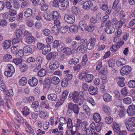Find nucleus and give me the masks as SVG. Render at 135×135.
Returning <instances> with one entry per match:
<instances>
[{
  "mask_svg": "<svg viewBox=\"0 0 135 135\" xmlns=\"http://www.w3.org/2000/svg\"><path fill=\"white\" fill-rule=\"evenodd\" d=\"M127 112L129 116H132L135 115V105L134 104L129 105L127 109Z\"/></svg>",
  "mask_w": 135,
  "mask_h": 135,
  "instance_id": "8",
  "label": "nucleus"
},
{
  "mask_svg": "<svg viewBox=\"0 0 135 135\" xmlns=\"http://www.w3.org/2000/svg\"><path fill=\"white\" fill-rule=\"evenodd\" d=\"M119 47L120 46H119V45H113L111 46L110 49L112 51L114 52L116 51L118 49Z\"/></svg>",
  "mask_w": 135,
  "mask_h": 135,
  "instance_id": "63",
  "label": "nucleus"
},
{
  "mask_svg": "<svg viewBox=\"0 0 135 135\" xmlns=\"http://www.w3.org/2000/svg\"><path fill=\"white\" fill-rule=\"evenodd\" d=\"M11 41L10 40H7L4 41L3 43V48L4 50H7L9 49L11 45Z\"/></svg>",
  "mask_w": 135,
  "mask_h": 135,
  "instance_id": "19",
  "label": "nucleus"
},
{
  "mask_svg": "<svg viewBox=\"0 0 135 135\" xmlns=\"http://www.w3.org/2000/svg\"><path fill=\"white\" fill-rule=\"evenodd\" d=\"M103 125V123L102 122H100L97 124L95 127V129L97 132L100 131L102 129V127Z\"/></svg>",
  "mask_w": 135,
  "mask_h": 135,
  "instance_id": "53",
  "label": "nucleus"
},
{
  "mask_svg": "<svg viewBox=\"0 0 135 135\" xmlns=\"http://www.w3.org/2000/svg\"><path fill=\"white\" fill-rule=\"evenodd\" d=\"M23 51L26 53H31L33 51L32 47L29 45H27L24 47Z\"/></svg>",
  "mask_w": 135,
  "mask_h": 135,
  "instance_id": "24",
  "label": "nucleus"
},
{
  "mask_svg": "<svg viewBox=\"0 0 135 135\" xmlns=\"http://www.w3.org/2000/svg\"><path fill=\"white\" fill-rule=\"evenodd\" d=\"M51 82L54 85H57L60 82L59 78L56 76L52 77L51 79Z\"/></svg>",
  "mask_w": 135,
  "mask_h": 135,
  "instance_id": "39",
  "label": "nucleus"
},
{
  "mask_svg": "<svg viewBox=\"0 0 135 135\" xmlns=\"http://www.w3.org/2000/svg\"><path fill=\"white\" fill-rule=\"evenodd\" d=\"M12 58L11 55L8 54H7L3 56V60L5 61H7L9 60Z\"/></svg>",
  "mask_w": 135,
  "mask_h": 135,
  "instance_id": "56",
  "label": "nucleus"
},
{
  "mask_svg": "<svg viewBox=\"0 0 135 135\" xmlns=\"http://www.w3.org/2000/svg\"><path fill=\"white\" fill-rule=\"evenodd\" d=\"M57 95L54 93H52L48 95L47 98L49 100L55 101L57 99Z\"/></svg>",
  "mask_w": 135,
  "mask_h": 135,
  "instance_id": "34",
  "label": "nucleus"
},
{
  "mask_svg": "<svg viewBox=\"0 0 135 135\" xmlns=\"http://www.w3.org/2000/svg\"><path fill=\"white\" fill-rule=\"evenodd\" d=\"M114 31L115 28L113 26L106 27L105 30V31L108 34H111L112 33L114 32Z\"/></svg>",
  "mask_w": 135,
  "mask_h": 135,
  "instance_id": "25",
  "label": "nucleus"
},
{
  "mask_svg": "<svg viewBox=\"0 0 135 135\" xmlns=\"http://www.w3.org/2000/svg\"><path fill=\"white\" fill-rule=\"evenodd\" d=\"M27 83L26 78L25 77H23L20 79L19 83L21 86L25 85Z\"/></svg>",
  "mask_w": 135,
  "mask_h": 135,
  "instance_id": "41",
  "label": "nucleus"
},
{
  "mask_svg": "<svg viewBox=\"0 0 135 135\" xmlns=\"http://www.w3.org/2000/svg\"><path fill=\"white\" fill-rule=\"evenodd\" d=\"M132 71L131 67L128 65L125 66L123 67L120 70L121 75L123 76L128 74Z\"/></svg>",
  "mask_w": 135,
  "mask_h": 135,
  "instance_id": "7",
  "label": "nucleus"
},
{
  "mask_svg": "<svg viewBox=\"0 0 135 135\" xmlns=\"http://www.w3.org/2000/svg\"><path fill=\"white\" fill-rule=\"evenodd\" d=\"M68 107L69 109H71L75 114L79 113L80 108L77 105L70 103L69 104Z\"/></svg>",
  "mask_w": 135,
  "mask_h": 135,
  "instance_id": "6",
  "label": "nucleus"
},
{
  "mask_svg": "<svg viewBox=\"0 0 135 135\" xmlns=\"http://www.w3.org/2000/svg\"><path fill=\"white\" fill-rule=\"evenodd\" d=\"M67 122L66 119L65 117H61L59 119V123L61 126H63L64 124H66Z\"/></svg>",
  "mask_w": 135,
  "mask_h": 135,
  "instance_id": "46",
  "label": "nucleus"
},
{
  "mask_svg": "<svg viewBox=\"0 0 135 135\" xmlns=\"http://www.w3.org/2000/svg\"><path fill=\"white\" fill-rule=\"evenodd\" d=\"M43 17L46 21H51L52 20L51 13L46 12L43 15Z\"/></svg>",
  "mask_w": 135,
  "mask_h": 135,
  "instance_id": "20",
  "label": "nucleus"
},
{
  "mask_svg": "<svg viewBox=\"0 0 135 135\" xmlns=\"http://www.w3.org/2000/svg\"><path fill=\"white\" fill-rule=\"evenodd\" d=\"M127 62V60L123 58L118 59L116 62V64L118 67H120L125 65Z\"/></svg>",
  "mask_w": 135,
  "mask_h": 135,
  "instance_id": "17",
  "label": "nucleus"
},
{
  "mask_svg": "<svg viewBox=\"0 0 135 135\" xmlns=\"http://www.w3.org/2000/svg\"><path fill=\"white\" fill-rule=\"evenodd\" d=\"M66 123H67V126L68 127L70 128L73 127V123L72 122V120L71 119L69 118Z\"/></svg>",
  "mask_w": 135,
  "mask_h": 135,
  "instance_id": "62",
  "label": "nucleus"
},
{
  "mask_svg": "<svg viewBox=\"0 0 135 135\" xmlns=\"http://www.w3.org/2000/svg\"><path fill=\"white\" fill-rule=\"evenodd\" d=\"M89 127H88V123L84 121L82 123L81 125V128L83 131H85L88 129Z\"/></svg>",
  "mask_w": 135,
  "mask_h": 135,
  "instance_id": "47",
  "label": "nucleus"
},
{
  "mask_svg": "<svg viewBox=\"0 0 135 135\" xmlns=\"http://www.w3.org/2000/svg\"><path fill=\"white\" fill-rule=\"evenodd\" d=\"M33 13V11L30 8L27 9L24 12V15L26 18H28L32 16Z\"/></svg>",
  "mask_w": 135,
  "mask_h": 135,
  "instance_id": "18",
  "label": "nucleus"
},
{
  "mask_svg": "<svg viewBox=\"0 0 135 135\" xmlns=\"http://www.w3.org/2000/svg\"><path fill=\"white\" fill-rule=\"evenodd\" d=\"M93 119L95 122L98 123L101 120V117L99 113H95L93 115Z\"/></svg>",
  "mask_w": 135,
  "mask_h": 135,
  "instance_id": "30",
  "label": "nucleus"
},
{
  "mask_svg": "<svg viewBox=\"0 0 135 135\" xmlns=\"http://www.w3.org/2000/svg\"><path fill=\"white\" fill-rule=\"evenodd\" d=\"M120 125L115 122H114L113 123L112 128L113 130L115 132H119L120 129Z\"/></svg>",
  "mask_w": 135,
  "mask_h": 135,
  "instance_id": "26",
  "label": "nucleus"
},
{
  "mask_svg": "<svg viewBox=\"0 0 135 135\" xmlns=\"http://www.w3.org/2000/svg\"><path fill=\"white\" fill-rule=\"evenodd\" d=\"M21 112L24 116L27 117L29 115L30 112V109L26 106L22 108Z\"/></svg>",
  "mask_w": 135,
  "mask_h": 135,
  "instance_id": "12",
  "label": "nucleus"
},
{
  "mask_svg": "<svg viewBox=\"0 0 135 135\" xmlns=\"http://www.w3.org/2000/svg\"><path fill=\"white\" fill-rule=\"evenodd\" d=\"M119 81L117 82L118 85L120 87H123L125 86V84L123 80H125L124 78L123 77H121V78H119Z\"/></svg>",
  "mask_w": 135,
  "mask_h": 135,
  "instance_id": "44",
  "label": "nucleus"
},
{
  "mask_svg": "<svg viewBox=\"0 0 135 135\" xmlns=\"http://www.w3.org/2000/svg\"><path fill=\"white\" fill-rule=\"evenodd\" d=\"M46 72L45 70L42 69L38 72V74L40 77H43L46 75Z\"/></svg>",
  "mask_w": 135,
  "mask_h": 135,
  "instance_id": "51",
  "label": "nucleus"
},
{
  "mask_svg": "<svg viewBox=\"0 0 135 135\" xmlns=\"http://www.w3.org/2000/svg\"><path fill=\"white\" fill-rule=\"evenodd\" d=\"M13 7L16 9H19L20 7V4L18 0H16L12 2Z\"/></svg>",
  "mask_w": 135,
  "mask_h": 135,
  "instance_id": "42",
  "label": "nucleus"
},
{
  "mask_svg": "<svg viewBox=\"0 0 135 135\" xmlns=\"http://www.w3.org/2000/svg\"><path fill=\"white\" fill-rule=\"evenodd\" d=\"M18 50V48L13 45L12 46L11 48V52L12 54L17 55V54Z\"/></svg>",
  "mask_w": 135,
  "mask_h": 135,
  "instance_id": "57",
  "label": "nucleus"
},
{
  "mask_svg": "<svg viewBox=\"0 0 135 135\" xmlns=\"http://www.w3.org/2000/svg\"><path fill=\"white\" fill-rule=\"evenodd\" d=\"M23 35L25 37V38H27L32 36L30 32L27 30L24 31L23 33Z\"/></svg>",
  "mask_w": 135,
  "mask_h": 135,
  "instance_id": "58",
  "label": "nucleus"
},
{
  "mask_svg": "<svg viewBox=\"0 0 135 135\" xmlns=\"http://www.w3.org/2000/svg\"><path fill=\"white\" fill-rule=\"evenodd\" d=\"M31 107L34 109V110L36 112H38L40 111V108L39 107V103L37 101L33 102L31 105Z\"/></svg>",
  "mask_w": 135,
  "mask_h": 135,
  "instance_id": "14",
  "label": "nucleus"
},
{
  "mask_svg": "<svg viewBox=\"0 0 135 135\" xmlns=\"http://www.w3.org/2000/svg\"><path fill=\"white\" fill-rule=\"evenodd\" d=\"M78 51L81 53H84L86 52L87 49L86 46L84 45L79 46L77 48Z\"/></svg>",
  "mask_w": 135,
  "mask_h": 135,
  "instance_id": "22",
  "label": "nucleus"
},
{
  "mask_svg": "<svg viewBox=\"0 0 135 135\" xmlns=\"http://www.w3.org/2000/svg\"><path fill=\"white\" fill-rule=\"evenodd\" d=\"M23 100L25 103H31L35 101V98L31 96L25 98Z\"/></svg>",
  "mask_w": 135,
  "mask_h": 135,
  "instance_id": "29",
  "label": "nucleus"
},
{
  "mask_svg": "<svg viewBox=\"0 0 135 135\" xmlns=\"http://www.w3.org/2000/svg\"><path fill=\"white\" fill-rule=\"evenodd\" d=\"M87 27V28L86 31H87L88 32H92L95 30L96 27L94 25L91 24L88 26Z\"/></svg>",
  "mask_w": 135,
  "mask_h": 135,
  "instance_id": "43",
  "label": "nucleus"
},
{
  "mask_svg": "<svg viewBox=\"0 0 135 135\" xmlns=\"http://www.w3.org/2000/svg\"><path fill=\"white\" fill-rule=\"evenodd\" d=\"M128 85L130 88L135 87V80H130L128 83Z\"/></svg>",
  "mask_w": 135,
  "mask_h": 135,
  "instance_id": "50",
  "label": "nucleus"
},
{
  "mask_svg": "<svg viewBox=\"0 0 135 135\" xmlns=\"http://www.w3.org/2000/svg\"><path fill=\"white\" fill-rule=\"evenodd\" d=\"M80 29L82 31L85 30L88 27L87 22L85 20L80 21L79 23Z\"/></svg>",
  "mask_w": 135,
  "mask_h": 135,
  "instance_id": "13",
  "label": "nucleus"
},
{
  "mask_svg": "<svg viewBox=\"0 0 135 135\" xmlns=\"http://www.w3.org/2000/svg\"><path fill=\"white\" fill-rule=\"evenodd\" d=\"M71 11L73 14H75L76 15L79 14L80 12L79 9L75 6L72 7H71Z\"/></svg>",
  "mask_w": 135,
  "mask_h": 135,
  "instance_id": "23",
  "label": "nucleus"
},
{
  "mask_svg": "<svg viewBox=\"0 0 135 135\" xmlns=\"http://www.w3.org/2000/svg\"><path fill=\"white\" fill-rule=\"evenodd\" d=\"M51 50L50 46H47L43 47L42 49V53L44 55H46L47 53L49 52Z\"/></svg>",
  "mask_w": 135,
  "mask_h": 135,
  "instance_id": "27",
  "label": "nucleus"
},
{
  "mask_svg": "<svg viewBox=\"0 0 135 135\" xmlns=\"http://www.w3.org/2000/svg\"><path fill=\"white\" fill-rule=\"evenodd\" d=\"M59 62L56 61H51L50 64V69L52 70H54L57 69L59 66Z\"/></svg>",
  "mask_w": 135,
  "mask_h": 135,
  "instance_id": "9",
  "label": "nucleus"
},
{
  "mask_svg": "<svg viewBox=\"0 0 135 135\" xmlns=\"http://www.w3.org/2000/svg\"><path fill=\"white\" fill-rule=\"evenodd\" d=\"M90 94L92 95H95L98 93V88L92 86H90L89 89Z\"/></svg>",
  "mask_w": 135,
  "mask_h": 135,
  "instance_id": "16",
  "label": "nucleus"
},
{
  "mask_svg": "<svg viewBox=\"0 0 135 135\" xmlns=\"http://www.w3.org/2000/svg\"><path fill=\"white\" fill-rule=\"evenodd\" d=\"M51 83V81L46 78L44 83V86L46 88L49 89L50 87Z\"/></svg>",
  "mask_w": 135,
  "mask_h": 135,
  "instance_id": "32",
  "label": "nucleus"
},
{
  "mask_svg": "<svg viewBox=\"0 0 135 135\" xmlns=\"http://www.w3.org/2000/svg\"><path fill=\"white\" fill-rule=\"evenodd\" d=\"M83 110L85 112L87 115H90V109L88 106L86 105H84L83 106Z\"/></svg>",
  "mask_w": 135,
  "mask_h": 135,
  "instance_id": "48",
  "label": "nucleus"
},
{
  "mask_svg": "<svg viewBox=\"0 0 135 135\" xmlns=\"http://www.w3.org/2000/svg\"><path fill=\"white\" fill-rule=\"evenodd\" d=\"M65 21L67 23L70 24H73L75 20V17L74 15L71 14H65L64 17Z\"/></svg>",
  "mask_w": 135,
  "mask_h": 135,
  "instance_id": "4",
  "label": "nucleus"
},
{
  "mask_svg": "<svg viewBox=\"0 0 135 135\" xmlns=\"http://www.w3.org/2000/svg\"><path fill=\"white\" fill-rule=\"evenodd\" d=\"M79 62V59L77 58L74 57L69 62V64L70 65H76Z\"/></svg>",
  "mask_w": 135,
  "mask_h": 135,
  "instance_id": "45",
  "label": "nucleus"
},
{
  "mask_svg": "<svg viewBox=\"0 0 135 135\" xmlns=\"http://www.w3.org/2000/svg\"><path fill=\"white\" fill-rule=\"evenodd\" d=\"M20 69L22 72H25L28 69V67L25 64H21L19 66Z\"/></svg>",
  "mask_w": 135,
  "mask_h": 135,
  "instance_id": "38",
  "label": "nucleus"
},
{
  "mask_svg": "<svg viewBox=\"0 0 135 135\" xmlns=\"http://www.w3.org/2000/svg\"><path fill=\"white\" fill-rule=\"evenodd\" d=\"M59 9L64 10L67 9L69 6L68 0H60Z\"/></svg>",
  "mask_w": 135,
  "mask_h": 135,
  "instance_id": "5",
  "label": "nucleus"
},
{
  "mask_svg": "<svg viewBox=\"0 0 135 135\" xmlns=\"http://www.w3.org/2000/svg\"><path fill=\"white\" fill-rule=\"evenodd\" d=\"M93 6V2L91 1L85 2L83 4V7L85 10H89Z\"/></svg>",
  "mask_w": 135,
  "mask_h": 135,
  "instance_id": "11",
  "label": "nucleus"
},
{
  "mask_svg": "<svg viewBox=\"0 0 135 135\" xmlns=\"http://www.w3.org/2000/svg\"><path fill=\"white\" fill-rule=\"evenodd\" d=\"M108 18L109 16L108 15H106L102 18V27H103L104 26V24L107 22Z\"/></svg>",
  "mask_w": 135,
  "mask_h": 135,
  "instance_id": "55",
  "label": "nucleus"
},
{
  "mask_svg": "<svg viewBox=\"0 0 135 135\" xmlns=\"http://www.w3.org/2000/svg\"><path fill=\"white\" fill-rule=\"evenodd\" d=\"M65 47V45L64 44L62 43H60L56 48L57 51L59 52H60Z\"/></svg>",
  "mask_w": 135,
  "mask_h": 135,
  "instance_id": "59",
  "label": "nucleus"
},
{
  "mask_svg": "<svg viewBox=\"0 0 135 135\" xmlns=\"http://www.w3.org/2000/svg\"><path fill=\"white\" fill-rule=\"evenodd\" d=\"M67 79H64L62 80L61 83V86L64 87H66L68 85V81Z\"/></svg>",
  "mask_w": 135,
  "mask_h": 135,
  "instance_id": "61",
  "label": "nucleus"
},
{
  "mask_svg": "<svg viewBox=\"0 0 135 135\" xmlns=\"http://www.w3.org/2000/svg\"><path fill=\"white\" fill-rule=\"evenodd\" d=\"M42 59L40 57H37L36 58V62H37V63L38 64V68H41V64L42 63Z\"/></svg>",
  "mask_w": 135,
  "mask_h": 135,
  "instance_id": "49",
  "label": "nucleus"
},
{
  "mask_svg": "<svg viewBox=\"0 0 135 135\" xmlns=\"http://www.w3.org/2000/svg\"><path fill=\"white\" fill-rule=\"evenodd\" d=\"M24 40L25 42L28 44H31L34 41V38L33 36H32L27 38H24Z\"/></svg>",
  "mask_w": 135,
  "mask_h": 135,
  "instance_id": "36",
  "label": "nucleus"
},
{
  "mask_svg": "<svg viewBox=\"0 0 135 135\" xmlns=\"http://www.w3.org/2000/svg\"><path fill=\"white\" fill-rule=\"evenodd\" d=\"M52 20L54 21L57 20L58 18L59 15L58 12L56 11H54L51 13Z\"/></svg>",
  "mask_w": 135,
  "mask_h": 135,
  "instance_id": "40",
  "label": "nucleus"
},
{
  "mask_svg": "<svg viewBox=\"0 0 135 135\" xmlns=\"http://www.w3.org/2000/svg\"><path fill=\"white\" fill-rule=\"evenodd\" d=\"M100 17H93L90 19V22L93 23H99L100 22Z\"/></svg>",
  "mask_w": 135,
  "mask_h": 135,
  "instance_id": "31",
  "label": "nucleus"
},
{
  "mask_svg": "<svg viewBox=\"0 0 135 135\" xmlns=\"http://www.w3.org/2000/svg\"><path fill=\"white\" fill-rule=\"evenodd\" d=\"M38 82L37 79L35 77H33L28 81V83L29 85L32 87L36 86Z\"/></svg>",
  "mask_w": 135,
  "mask_h": 135,
  "instance_id": "10",
  "label": "nucleus"
},
{
  "mask_svg": "<svg viewBox=\"0 0 135 135\" xmlns=\"http://www.w3.org/2000/svg\"><path fill=\"white\" fill-rule=\"evenodd\" d=\"M70 71L69 70H67L64 72V74H66V75L65 79H67V80H68V81H69L71 80L73 77L72 74H69Z\"/></svg>",
  "mask_w": 135,
  "mask_h": 135,
  "instance_id": "35",
  "label": "nucleus"
},
{
  "mask_svg": "<svg viewBox=\"0 0 135 135\" xmlns=\"http://www.w3.org/2000/svg\"><path fill=\"white\" fill-rule=\"evenodd\" d=\"M71 50L70 48L68 47H65L61 51L62 52L65 53L66 54H68Z\"/></svg>",
  "mask_w": 135,
  "mask_h": 135,
  "instance_id": "64",
  "label": "nucleus"
},
{
  "mask_svg": "<svg viewBox=\"0 0 135 135\" xmlns=\"http://www.w3.org/2000/svg\"><path fill=\"white\" fill-rule=\"evenodd\" d=\"M105 122L108 124H110L112 122L113 119L112 117L110 116L106 117L105 118Z\"/></svg>",
  "mask_w": 135,
  "mask_h": 135,
  "instance_id": "60",
  "label": "nucleus"
},
{
  "mask_svg": "<svg viewBox=\"0 0 135 135\" xmlns=\"http://www.w3.org/2000/svg\"><path fill=\"white\" fill-rule=\"evenodd\" d=\"M15 72L14 67L11 64L7 66V71L4 72V74L7 77H12Z\"/></svg>",
  "mask_w": 135,
  "mask_h": 135,
  "instance_id": "3",
  "label": "nucleus"
},
{
  "mask_svg": "<svg viewBox=\"0 0 135 135\" xmlns=\"http://www.w3.org/2000/svg\"><path fill=\"white\" fill-rule=\"evenodd\" d=\"M69 98L72 99L75 103H77L80 101L83 103L84 100L83 97L82 96H80L78 92L76 91L70 93L69 94Z\"/></svg>",
  "mask_w": 135,
  "mask_h": 135,
  "instance_id": "1",
  "label": "nucleus"
},
{
  "mask_svg": "<svg viewBox=\"0 0 135 135\" xmlns=\"http://www.w3.org/2000/svg\"><path fill=\"white\" fill-rule=\"evenodd\" d=\"M69 30L71 32L76 33L78 31L79 27L76 25H72L69 28Z\"/></svg>",
  "mask_w": 135,
  "mask_h": 135,
  "instance_id": "21",
  "label": "nucleus"
},
{
  "mask_svg": "<svg viewBox=\"0 0 135 135\" xmlns=\"http://www.w3.org/2000/svg\"><path fill=\"white\" fill-rule=\"evenodd\" d=\"M126 128L128 131L135 132V118L131 117L126 123Z\"/></svg>",
  "mask_w": 135,
  "mask_h": 135,
  "instance_id": "2",
  "label": "nucleus"
},
{
  "mask_svg": "<svg viewBox=\"0 0 135 135\" xmlns=\"http://www.w3.org/2000/svg\"><path fill=\"white\" fill-rule=\"evenodd\" d=\"M123 102L125 104H129L132 103V100L131 98L127 97L123 99Z\"/></svg>",
  "mask_w": 135,
  "mask_h": 135,
  "instance_id": "52",
  "label": "nucleus"
},
{
  "mask_svg": "<svg viewBox=\"0 0 135 135\" xmlns=\"http://www.w3.org/2000/svg\"><path fill=\"white\" fill-rule=\"evenodd\" d=\"M103 99L105 102L110 101L112 100V97L108 93L105 94L103 97Z\"/></svg>",
  "mask_w": 135,
  "mask_h": 135,
  "instance_id": "28",
  "label": "nucleus"
},
{
  "mask_svg": "<svg viewBox=\"0 0 135 135\" xmlns=\"http://www.w3.org/2000/svg\"><path fill=\"white\" fill-rule=\"evenodd\" d=\"M93 75L92 74H88L86 75L85 78V80L86 82H90L93 79Z\"/></svg>",
  "mask_w": 135,
  "mask_h": 135,
  "instance_id": "37",
  "label": "nucleus"
},
{
  "mask_svg": "<svg viewBox=\"0 0 135 135\" xmlns=\"http://www.w3.org/2000/svg\"><path fill=\"white\" fill-rule=\"evenodd\" d=\"M39 5L41 7L40 9L42 11H45L48 9L49 6L45 3V2L40 3Z\"/></svg>",
  "mask_w": 135,
  "mask_h": 135,
  "instance_id": "33",
  "label": "nucleus"
},
{
  "mask_svg": "<svg viewBox=\"0 0 135 135\" xmlns=\"http://www.w3.org/2000/svg\"><path fill=\"white\" fill-rule=\"evenodd\" d=\"M57 55L58 52H50L46 56V58L48 60H51L52 58L55 59Z\"/></svg>",
  "mask_w": 135,
  "mask_h": 135,
  "instance_id": "15",
  "label": "nucleus"
},
{
  "mask_svg": "<svg viewBox=\"0 0 135 135\" xmlns=\"http://www.w3.org/2000/svg\"><path fill=\"white\" fill-rule=\"evenodd\" d=\"M22 61V59L19 58H15L13 60V62L16 65L21 64Z\"/></svg>",
  "mask_w": 135,
  "mask_h": 135,
  "instance_id": "54",
  "label": "nucleus"
}]
</instances>
